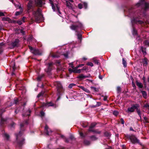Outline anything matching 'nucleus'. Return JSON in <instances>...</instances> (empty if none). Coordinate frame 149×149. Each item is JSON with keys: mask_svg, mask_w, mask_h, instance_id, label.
<instances>
[{"mask_svg": "<svg viewBox=\"0 0 149 149\" xmlns=\"http://www.w3.org/2000/svg\"><path fill=\"white\" fill-rule=\"evenodd\" d=\"M45 4L42 0H30L27 4L28 10L32 9L35 5L39 7H42Z\"/></svg>", "mask_w": 149, "mask_h": 149, "instance_id": "obj_1", "label": "nucleus"}, {"mask_svg": "<svg viewBox=\"0 0 149 149\" xmlns=\"http://www.w3.org/2000/svg\"><path fill=\"white\" fill-rule=\"evenodd\" d=\"M139 106L138 104L133 105L132 107H129L126 111L130 113L134 112L135 109H136V112L140 117H141V113L139 109Z\"/></svg>", "mask_w": 149, "mask_h": 149, "instance_id": "obj_2", "label": "nucleus"}, {"mask_svg": "<svg viewBox=\"0 0 149 149\" xmlns=\"http://www.w3.org/2000/svg\"><path fill=\"white\" fill-rule=\"evenodd\" d=\"M33 14L34 15L36 20L37 21L40 20L42 17L41 11L39 9H38L36 11H34L33 12Z\"/></svg>", "mask_w": 149, "mask_h": 149, "instance_id": "obj_3", "label": "nucleus"}, {"mask_svg": "<svg viewBox=\"0 0 149 149\" xmlns=\"http://www.w3.org/2000/svg\"><path fill=\"white\" fill-rule=\"evenodd\" d=\"M29 49L31 53L35 55H41L42 52L36 49L35 47H29Z\"/></svg>", "mask_w": 149, "mask_h": 149, "instance_id": "obj_4", "label": "nucleus"}, {"mask_svg": "<svg viewBox=\"0 0 149 149\" xmlns=\"http://www.w3.org/2000/svg\"><path fill=\"white\" fill-rule=\"evenodd\" d=\"M77 24L72 25L70 26V29L72 30H76L79 28H81L83 27L82 24L80 22H77Z\"/></svg>", "mask_w": 149, "mask_h": 149, "instance_id": "obj_5", "label": "nucleus"}, {"mask_svg": "<svg viewBox=\"0 0 149 149\" xmlns=\"http://www.w3.org/2000/svg\"><path fill=\"white\" fill-rule=\"evenodd\" d=\"M129 139L130 140L131 142L133 143H139V141L138 139L134 136L132 135L129 136L128 137Z\"/></svg>", "mask_w": 149, "mask_h": 149, "instance_id": "obj_6", "label": "nucleus"}, {"mask_svg": "<svg viewBox=\"0 0 149 149\" xmlns=\"http://www.w3.org/2000/svg\"><path fill=\"white\" fill-rule=\"evenodd\" d=\"M96 125V124L95 123H91V125L90 126L89 128L88 131L89 132H91L99 134H100V132H97L96 131L94 130L93 129V128Z\"/></svg>", "mask_w": 149, "mask_h": 149, "instance_id": "obj_7", "label": "nucleus"}, {"mask_svg": "<svg viewBox=\"0 0 149 149\" xmlns=\"http://www.w3.org/2000/svg\"><path fill=\"white\" fill-rule=\"evenodd\" d=\"M84 67L83 68L81 69H79V70H76L74 68H72V69L69 68L68 69V70L69 72L71 73L73 72L74 73H79L81 72V70H85V69L84 68Z\"/></svg>", "mask_w": 149, "mask_h": 149, "instance_id": "obj_8", "label": "nucleus"}, {"mask_svg": "<svg viewBox=\"0 0 149 149\" xmlns=\"http://www.w3.org/2000/svg\"><path fill=\"white\" fill-rule=\"evenodd\" d=\"M57 88V91L58 93H60L62 90V86L60 82L57 81L56 83Z\"/></svg>", "mask_w": 149, "mask_h": 149, "instance_id": "obj_9", "label": "nucleus"}, {"mask_svg": "<svg viewBox=\"0 0 149 149\" xmlns=\"http://www.w3.org/2000/svg\"><path fill=\"white\" fill-rule=\"evenodd\" d=\"M140 3H138L137 5H138L139 4H142V3L144 2V6L145 7V10H147L149 8V4L148 3L145 2L144 0H140Z\"/></svg>", "mask_w": 149, "mask_h": 149, "instance_id": "obj_10", "label": "nucleus"}, {"mask_svg": "<svg viewBox=\"0 0 149 149\" xmlns=\"http://www.w3.org/2000/svg\"><path fill=\"white\" fill-rule=\"evenodd\" d=\"M140 52H141L144 56L146 54V48L145 47H141L139 49Z\"/></svg>", "mask_w": 149, "mask_h": 149, "instance_id": "obj_11", "label": "nucleus"}, {"mask_svg": "<svg viewBox=\"0 0 149 149\" xmlns=\"http://www.w3.org/2000/svg\"><path fill=\"white\" fill-rule=\"evenodd\" d=\"M66 5L68 8L70 9H73L72 4L68 1H66Z\"/></svg>", "mask_w": 149, "mask_h": 149, "instance_id": "obj_12", "label": "nucleus"}, {"mask_svg": "<svg viewBox=\"0 0 149 149\" xmlns=\"http://www.w3.org/2000/svg\"><path fill=\"white\" fill-rule=\"evenodd\" d=\"M19 8L20 9V11L16 12V13H15V15L16 16H17V15H19L21 14L23 12V10L21 8V7L20 6H19Z\"/></svg>", "mask_w": 149, "mask_h": 149, "instance_id": "obj_13", "label": "nucleus"}, {"mask_svg": "<svg viewBox=\"0 0 149 149\" xmlns=\"http://www.w3.org/2000/svg\"><path fill=\"white\" fill-rule=\"evenodd\" d=\"M19 40L18 39H16L14 42H13L12 45L13 47H15L19 42Z\"/></svg>", "mask_w": 149, "mask_h": 149, "instance_id": "obj_14", "label": "nucleus"}, {"mask_svg": "<svg viewBox=\"0 0 149 149\" xmlns=\"http://www.w3.org/2000/svg\"><path fill=\"white\" fill-rule=\"evenodd\" d=\"M10 65L12 67L13 71H14L15 69L16 68L15 67V62L13 61H12L10 63Z\"/></svg>", "mask_w": 149, "mask_h": 149, "instance_id": "obj_15", "label": "nucleus"}, {"mask_svg": "<svg viewBox=\"0 0 149 149\" xmlns=\"http://www.w3.org/2000/svg\"><path fill=\"white\" fill-rule=\"evenodd\" d=\"M79 87L85 92L87 93H90V91L87 88H84V87L82 86H80Z\"/></svg>", "mask_w": 149, "mask_h": 149, "instance_id": "obj_16", "label": "nucleus"}, {"mask_svg": "<svg viewBox=\"0 0 149 149\" xmlns=\"http://www.w3.org/2000/svg\"><path fill=\"white\" fill-rule=\"evenodd\" d=\"M88 77V76H84L83 74H81L78 77V78L81 79H85Z\"/></svg>", "mask_w": 149, "mask_h": 149, "instance_id": "obj_17", "label": "nucleus"}, {"mask_svg": "<svg viewBox=\"0 0 149 149\" xmlns=\"http://www.w3.org/2000/svg\"><path fill=\"white\" fill-rule=\"evenodd\" d=\"M43 106L47 107L52 106H53V104L51 102H49L46 104H43Z\"/></svg>", "mask_w": 149, "mask_h": 149, "instance_id": "obj_18", "label": "nucleus"}, {"mask_svg": "<svg viewBox=\"0 0 149 149\" xmlns=\"http://www.w3.org/2000/svg\"><path fill=\"white\" fill-rule=\"evenodd\" d=\"M141 92L142 93L143 97L145 98H146L147 96V94L146 92L144 91H141Z\"/></svg>", "mask_w": 149, "mask_h": 149, "instance_id": "obj_19", "label": "nucleus"}, {"mask_svg": "<svg viewBox=\"0 0 149 149\" xmlns=\"http://www.w3.org/2000/svg\"><path fill=\"white\" fill-rule=\"evenodd\" d=\"M52 68L51 67H48L47 68L45 69V71L47 73H49L50 71L51 70Z\"/></svg>", "mask_w": 149, "mask_h": 149, "instance_id": "obj_20", "label": "nucleus"}, {"mask_svg": "<svg viewBox=\"0 0 149 149\" xmlns=\"http://www.w3.org/2000/svg\"><path fill=\"white\" fill-rule=\"evenodd\" d=\"M49 128L47 125H46L45 127V129L46 130V134L47 135H49V132L48 131Z\"/></svg>", "mask_w": 149, "mask_h": 149, "instance_id": "obj_21", "label": "nucleus"}, {"mask_svg": "<svg viewBox=\"0 0 149 149\" xmlns=\"http://www.w3.org/2000/svg\"><path fill=\"white\" fill-rule=\"evenodd\" d=\"M122 61L123 64L124 66L125 67H126L127 66V63L126 61L125 60L124 58H123Z\"/></svg>", "mask_w": 149, "mask_h": 149, "instance_id": "obj_22", "label": "nucleus"}, {"mask_svg": "<svg viewBox=\"0 0 149 149\" xmlns=\"http://www.w3.org/2000/svg\"><path fill=\"white\" fill-rule=\"evenodd\" d=\"M84 65V64H79V65L76 66V67H75L74 68H75V69L76 70H79V69H77L79 68V67H82Z\"/></svg>", "mask_w": 149, "mask_h": 149, "instance_id": "obj_23", "label": "nucleus"}, {"mask_svg": "<svg viewBox=\"0 0 149 149\" xmlns=\"http://www.w3.org/2000/svg\"><path fill=\"white\" fill-rule=\"evenodd\" d=\"M90 138L93 141H95L97 139V138L95 136H90Z\"/></svg>", "mask_w": 149, "mask_h": 149, "instance_id": "obj_24", "label": "nucleus"}, {"mask_svg": "<svg viewBox=\"0 0 149 149\" xmlns=\"http://www.w3.org/2000/svg\"><path fill=\"white\" fill-rule=\"evenodd\" d=\"M143 65H146L148 64V62H147V58H145L144 59L143 61Z\"/></svg>", "mask_w": 149, "mask_h": 149, "instance_id": "obj_25", "label": "nucleus"}, {"mask_svg": "<svg viewBox=\"0 0 149 149\" xmlns=\"http://www.w3.org/2000/svg\"><path fill=\"white\" fill-rule=\"evenodd\" d=\"M137 85L140 88H142L143 86L142 85L141 83L140 82H137L136 83Z\"/></svg>", "mask_w": 149, "mask_h": 149, "instance_id": "obj_26", "label": "nucleus"}, {"mask_svg": "<svg viewBox=\"0 0 149 149\" xmlns=\"http://www.w3.org/2000/svg\"><path fill=\"white\" fill-rule=\"evenodd\" d=\"M75 86V84H71L68 86V88H72V87Z\"/></svg>", "mask_w": 149, "mask_h": 149, "instance_id": "obj_27", "label": "nucleus"}, {"mask_svg": "<svg viewBox=\"0 0 149 149\" xmlns=\"http://www.w3.org/2000/svg\"><path fill=\"white\" fill-rule=\"evenodd\" d=\"M44 75L43 74H42L39 76L37 78V79L38 81H40L41 79L43 77Z\"/></svg>", "mask_w": 149, "mask_h": 149, "instance_id": "obj_28", "label": "nucleus"}, {"mask_svg": "<svg viewBox=\"0 0 149 149\" xmlns=\"http://www.w3.org/2000/svg\"><path fill=\"white\" fill-rule=\"evenodd\" d=\"M4 136L6 139L7 140H8L9 138V135L6 133H5L4 134Z\"/></svg>", "mask_w": 149, "mask_h": 149, "instance_id": "obj_29", "label": "nucleus"}, {"mask_svg": "<svg viewBox=\"0 0 149 149\" xmlns=\"http://www.w3.org/2000/svg\"><path fill=\"white\" fill-rule=\"evenodd\" d=\"M77 36L78 38L80 40V41H81V40L82 39V36L81 34H78L77 35Z\"/></svg>", "mask_w": 149, "mask_h": 149, "instance_id": "obj_30", "label": "nucleus"}, {"mask_svg": "<svg viewBox=\"0 0 149 149\" xmlns=\"http://www.w3.org/2000/svg\"><path fill=\"white\" fill-rule=\"evenodd\" d=\"M113 114L114 115L116 116L118 114V112L117 111H113Z\"/></svg>", "mask_w": 149, "mask_h": 149, "instance_id": "obj_31", "label": "nucleus"}, {"mask_svg": "<svg viewBox=\"0 0 149 149\" xmlns=\"http://www.w3.org/2000/svg\"><path fill=\"white\" fill-rule=\"evenodd\" d=\"M27 112H28V113H27V114L25 115L24 114H23L22 115L23 116H29L31 112V111L30 110H28V111Z\"/></svg>", "mask_w": 149, "mask_h": 149, "instance_id": "obj_32", "label": "nucleus"}, {"mask_svg": "<svg viewBox=\"0 0 149 149\" xmlns=\"http://www.w3.org/2000/svg\"><path fill=\"white\" fill-rule=\"evenodd\" d=\"M21 132H19V133L17 134H16V139H17H17H18V137L19 136H20L21 135Z\"/></svg>", "mask_w": 149, "mask_h": 149, "instance_id": "obj_33", "label": "nucleus"}, {"mask_svg": "<svg viewBox=\"0 0 149 149\" xmlns=\"http://www.w3.org/2000/svg\"><path fill=\"white\" fill-rule=\"evenodd\" d=\"M94 62L96 64H98L99 62L97 60L95 59L94 58L93 59Z\"/></svg>", "mask_w": 149, "mask_h": 149, "instance_id": "obj_34", "label": "nucleus"}, {"mask_svg": "<svg viewBox=\"0 0 149 149\" xmlns=\"http://www.w3.org/2000/svg\"><path fill=\"white\" fill-rule=\"evenodd\" d=\"M44 94V93L43 92H41L37 96V97L38 98L40 96Z\"/></svg>", "mask_w": 149, "mask_h": 149, "instance_id": "obj_35", "label": "nucleus"}, {"mask_svg": "<svg viewBox=\"0 0 149 149\" xmlns=\"http://www.w3.org/2000/svg\"><path fill=\"white\" fill-rule=\"evenodd\" d=\"M87 65H88L90 66L91 67H92L93 66V63L91 62H88L87 63Z\"/></svg>", "mask_w": 149, "mask_h": 149, "instance_id": "obj_36", "label": "nucleus"}, {"mask_svg": "<svg viewBox=\"0 0 149 149\" xmlns=\"http://www.w3.org/2000/svg\"><path fill=\"white\" fill-rule=\"evenodd\" d=\"M144 44L146 45L149 46V42L148 41H145L144 42Z\"/></svg>", "mask_w": 149, "mask_h": 149, "instance_id": "obj_37", "label": "nucleus"}, {"mask_svg": "<svg viewBox=\"0 0 149 149\" xmlns=\"http://www.w3.org/2000/svg\"><path fill=\"white\" fill-rule=\"evenodd\" d=\"M84 143L86 145H88L90 144L89 141L86 140L84 141Z\"/></svg>", "mask_w": 149, "mask_h": 149, "instance_id": "obj_38", "label": "nucleus"}, {"mask_svg": "<svg viewBox=\"0 0 149 149\" xmlns=\"http://www.w3.org/2000/svg\"><path fill=\"white\" fill-rule=\"evenodd\" d=\"M121 88L120 86H118L117 87V91L118 93H119L121 91Z\"/></svg>", "mask_w": 149, "mask_h": 149, "instance_id": "obj_39", "label": "nucleus"}, {"mask_svg": "<svg viewBox=\"0 0 149 149\" xmlns=\"http://www.w3.org/2000/svg\"><path fill=\"white\" fill-rule=\"evenodd\" d=\"M91 88L92 89H93V90H94L95 91H98V89L97 88H96L94 87H91Z\"/></svg>", "mask_w": 149, "mask_h": 149, "instance_id": "obj_40", "label": "nucleus"}, {"mask_svg": "<svg viewBox=\"0 0 149 149\" xmlns=\"http://www.w3.org/2000/svg\"><path fill=\"white\" fill-rule=\"evenodd\" d=\"M78 7L80 9H81L82 8V5L81 3L79 4L78 5Z\"/></svg>", "mask_w": 149, "mask_h": 149, "instance_id": "obj_41", "label": "nucleus"}, {"mask_svg": "<svg viewBox=\"0 0 149 149\" xmlns=\"http://www.w3.org/2000/svg\"><path fill=\"white\" fill-rule=\"evenodd\" d=\"M1 123L2 124H3L4 123V122L5 121V119L2 118H1Z\"/></svg>", "mask_w": 149, "mask_h": 149, "instance_id": "obj_42", "label": "nucleus"}, {"mask_svg": "<svg viewBox=\"0 0 149 149\" xmlns=\"http://www.w3.org/2000/svg\"><path fill=\"white\" fill-rule=\"evenodd\" d=\"M83 6L85 8H86L87 7V5L86 3H83Z\"/></svg>", "mask_w": 149, "mask_h": 149, "instance_id": "obj_43", "label": "nucleus"}, {"mask_svg": "<svg viewBox=\"0 0 149 149\" xmlns=\"http://www.w3.org/2000/svg\"><path fill=\"white\" fill-rule=\"evenodd\" d=\"M52 7V9H53L54 11L55 10V6L54 5V4H51Z\"/></svg>", "mask_w": 149, "mask_h": 149, "instance_id": "obj_44", "label": "nucleus"}, {"mask_svg": "<svg viewBox=\"0 0 149 149\" xmlns=\"http://www.w3.org/2000/svg\"><path fill=\"white\" fill-rule=\"evenodd\" d=\"M144 107L146 108L148 107V109L149 110V104H145Z\"/></svg>", "mask_w": 149, "mask_h": 149, "instance_id": "obj_45", "label": "nucleus"}, {"mask_svg": "<svg viewBox=\"0 0 149 149\" xmlns=\"http://www.w3.org/2000/svg\"><path fill=\"white\" fill-rule=\"evenodd\" d=\"M70 65V67L72 68H74L73 66V63H71L69 64Z\"/></svg>", "mask_w": 149, "mask_h": 149, "instance_id": "obj_46", "label": "nucleus"}, {"mask_svg": "<svg viewBox=\"0 0 149 149\" xmlns=\"http://www.w3.org/2000/svg\"><path fill=\"white\" fill-rule=\"evenodd\" d=\"M24 139H23L21 141V142H20L19 143V144L20 145H22V144H23L24 143Z\"/></svg>", "mask_w": 149, "mask_h": 149, "instance_id": "obj_47", "label": "nucleus"}, {"mask_svg": "<svg viewBox=\"0 0 149 149\" xmlns=\"http://www.w3.org/2000/svg\"><path fill=\"white\" fill-rule=\"evenodd\" d=\"M120 121H121V124H124V121L123 119L122 118H121L120 119Z\"/></svg>", "mask_w": 149, "mask_h": 149, "instance_id": "obj_48", "label": "nucleus"}, {"mask_svg": "<svg viewBox=\"0 0 149 149\" xmlns=\"http://www.w3.org/2000/svg\"><path fill=\"white\" fill-rule=\"evenodd\" d=\"M17 22L19 25H21L22 24V21H17Z\"/></svg>", "mask_w": 149, "mask_h": 149, "instance_id": "obj_49", "label": "nucleus"}, {"mask_svg": "<svg viewBox=\"0 0 149 149\" xmlns=\"http://www.w3.org/2000/svg\"><path fill=\"white\" fill-rule=\"evenodd\" d=\"M40 114L41 116H43L45 115V113L42 111L40 112Z\"/></svg>", "mask_w": 149, "mask_h": 149, "instance_id": "obj_50", "label": "nucleus"}, {"mask_svg": "<svg viewBox=\"0 0 149 149\" xmlns=\"http://www.w3.org/2000/svg\"><path fill=\"white\" fill-rule=\"evenodd\" d=\"M105 135L107 136H110V134L109 133H108V132H106L105 133Z\"/></svg>", "mask_w": 149, "mask_h": 149, "instance_id": "obj_51", "label": "nucleus"}, {"mask_svg": "<svg viewBox=\"0 0 149 149\" xmlns=\"http://www.w3.org/2000/svg\"><path fill=\"white\" fill-rule=\"evenodd\" d=\"M32 39V36H30V37L28 38V40L29 41L31 40Z\"/></svg>", "mask_w": 149, "mask_h": 149, "instance_id": "obj_52", "label": "nucleus"}, {"mask_svg": "<svg viewBox=\"0 0 149 149\" xmlns=\"http://www.w3.org/2000/svg\"><path fill=\"white\" fill-rule=\"evenodd\" d=\"M18 102V100L17 99H15L14 100V102L15 104H17Z\"/></svg>", "mask_w": 149, "mask_h": 149, "instance_id": "obj_53", "label": "nucleus"}, {"mask_svg": "<svg viewBox=\"0 0 149 149\" xmlns=\"http://www.w3.org/2000/svg\"><path fill=\"white\" fill-rule=\"evenodd\" d=\"M80 136L82 137H84V134L82 132H80L79 133Z\"/></svg>", "mask_w": 149, "mask_h": 149, "instance_id": "obj_54", "label": "nucleus"}, {"mask_svg": "<svg viewBox=\"0 0 149 149\" xmlns=\"http://www.w3.org/2000/svg\"><path fill=\"white\" fill-rule=\"evenodd\" d=\"M4 16V14L3 13L0 12V16Z\"/></svg>", "mask_w": 149, "mask_h": 149, "instance_id": "obj_55", "label": "nucleus"}, {"mask_svg": "<svg viewBox=\"0 0 149 149\" xmlns=\"http://www.w3.org/2000/svg\"><path fill=\"white\" fill-rule=\"evenodd\" d=\"M6 45H5V44L3 42H1V43H0V46H6Z\"/></svg>", "mask_w": 149, "mask_h": 149, "instance_id": "obj_56", "label": "nucleus"}, {"mask_svg": "<svg viewBox=\"0 0 149 149\" xmlns=\"http://www.w3.org/2000/svg\"><path fill=\"white\" fill-rule=\"evenodd\" d=\"M52 65V63H48V67H51V66Z\"/></svg>", "mask_w": 149, "mask_h": 149, "instance_id": "obj_57", "label": "nucleus"}, {"mask_svg": "<svg viewBox=\"0 0 149 149\" xmlns=\"http://www.w3.org/2000/svg\"><path fill=\"white\" fill-rule=\"evenodd\" d=\"M9 19V18L8 17H7L6 18L4 17L3 18V20H7L8 19Z\"/></svg>", "mask_w": 149, "mask_h": 149, "instance_id": "obj_58", "label": "nucleus"}, {"mask_svg": "<svg viewBox=\"0 0 149 149\" xmlns=\"http://www.w3.org/2000/svg\"><path fill=\"white\" fill-rule=\"evenodd\" d=\"M138 22L140 24H142L143 23V21L140 20L138 21Z\"/></svg>", "mask_w": 149, "mask_h": 149, "instance_id": "obj_59", "label": "nucleus"}, {"mask_svg": "<svg viewBox=\"0 0 149 149\" xmlns=\"http://www.w3.org/2000/svg\"><path fill=\"white\" fill-rule=\"evenodd\" d=\"M143 82L144 83H145L146 81V78L144 77H143Z\"/></svg>", "mask_w": 149, "mask_h": 149, "instance_id": "obj_60", "label": "nucleus"}, {"mask_svg": "<svg viewBox=\"0 0 149 149\" xmlns=\"http://www.w3.org/2000/svg\"><path fill=\"white\" fill-rule=\"evenodd\" d=\"M57 10H58V12L60 14H61V13L59 11V8L58 6H57Z\"/></svg>", "mask_w": 149, "mask_h": 149, "instance_id": "obj_61", "label": "nucleus"}, {"mask_svg": "<svg viewBox=\"0 0 149 149\" xmlns=\"http://www.w3.org/2000/svg\"><path fill=\"white\" fill-rule=\"evenodd\" d=\"M20 32L21 33H22V34H24V31H23L22 30H20Z\"/></svg>", "mask_w": 149, "mask_h": 149, "instance_id": "obj_62", "label": "nucleus"}, {"mask_svg": "<svg viewBox=\"0 0 149 149\" xmlns=\"http://www.w3.org/2000/svg\"><path fill=\"white\" fill-rule=\"evenodd\" d=\"M49 1L51 4L53 3V1L52 0H49Z\"/></svg>", "mask_w": 149, "mask_h": 149, "instance_id": "obj_63", "label": "nucleus"}, {"mask_svg": "<svg viewBox=\"0 0 149 149\" xmlns=\"http://www.w3.org/2000/svg\"><path fill=\"white\" fill-rule=\"evenodd\" d=\"M87 59V58H86V57H83V58H82V60H83L84 61H86V60Z\"/></svg>", "mask_w": 149, "mask_h": 149, "instance_id": "obj_64", "label": "nucleus"}]
</instances>
